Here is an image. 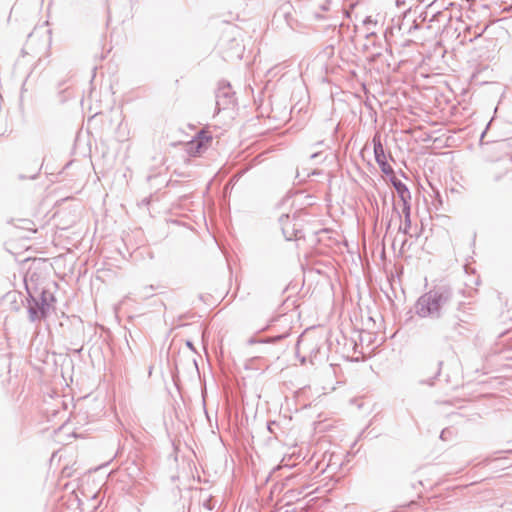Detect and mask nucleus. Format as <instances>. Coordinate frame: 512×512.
I'll return each instance as SVG.
<instances>
[{
  "label": "nucleus",
  "instance_id": "nucleus-6",
  "mask_svg": "<svg viewBox=\"0 0 512 512\" xmlns=\"http://www.w3.org/2000/svg\"><path fill=\"white\" fill-rule=\"evenodd\" d=\"M375 153H376V155L378 154V148L377 147H375Z\"/></svg>",
  "mask_w": 512,
  "mask_h": 512
},
{
  "label": "nucleus",
  "instance_id": "nucleus-2",
  "mask_svg": "<svg viewBox=\"0 0 512 512\" xmlns=\"http://www.w3.org/2000/svg\"><path fill=\"white\" fill-rule=\"evenodd\" d=\"M443 300L442 294L429 292L419 298L416 305V312L420 317H427L438 312Z\"/></svg>",
  "mask_w": 512,
  "mask_h": 512
},
{
  "label": "nucleus",
  "instance_id": "nucleus-3",
  "mask_svg": "<svg viewBox=\"0 0 512 512\" xmlns=\"http://www.w3.org/2000/svg\"><path fill=\"white\" fill-rule=\"evenodd\" d=\"M212 144V135L205 130H202L196 139L188 143V152L192 155H200Z\"/></svg>",
  "mask_w": 512,
  "mask_h": 512
},
{
  "label": "nucleus",
  "instance_id": "nucleus-4",
  "mask_svg": "<svg viewBox=\"0 0 512 512\" xmlns=\"http://www.w3.org/2000/svg\"><path fill=\"white\" fill-rule=\"evenodd\" d=\"M382 171L385 173H388L391 171V168L389 165H386L385 163L382 164Z\"/></svg>",
  "mask_w": 512,
  "mask_h": 512
},
{
  "label": "nucleus",
  "instance_id": "nucleus-5",
  "mask_svg": "<svg viewBox=\"0 0 512 512\" xmlns=\"http://www.w3.org/2000/svg\"><path fill=\"white\" fill-rule=\"evenodd\" d=\"M281 338H282L281 336H278V337H276V338H273V339H272V341H274V340H279V339H281Z\"/></svg>",
  "mask_w": 512,
  "mask_h": 512
},
{
  "label": "nucleus",
  "instance_id": "nucleus-1",
  "mask_svg": "<svg viewBox=\"0 0 512 512\" xmlns=\"http://www.w3.org/2000/svg\"><path fill=\"white\" fill-rule=\"evenodd\" d=\"M55 301L56 299L52 292L43 290L39 299H33V304L29 306L30 319L35 321L46 318L53 308Z\"/></svg>",
  "mask_w": 512,
  "mask_h": 512
}]
</instances>
